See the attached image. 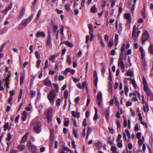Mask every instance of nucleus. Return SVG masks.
<instances>
[{
    "label": "nucleus",
    "mask_w": 153,
    "mask_h": 153,
    "mask_svg": "<svg viewBox=\"0 0 153 153\" xmlns=\"http://www.w3.org/2000/svg\"><path fill=\"white\" fill-rule=\"evenodd\" d=\"M68 92L67 90H65V91L64 93V97L65 99L66 100H65V102H66L67 99L68 98Z\"/></svg>",
    "instance_id": "f704fd0d"
},
{
    "label": "nucleus",
    "mask_w": 153,
    "mask_h": 153,
    "mask_svg": "<svg viewBox=\"0 0 153 153\" xmlns=\"http://www.w3.org/2000/svg\"><path fill=\"white\" fill-rule=\"evenodd\" d=\"M72 78L73 79V81L75 82H79L80 80L79 79L76 78L73 76L72 77Z\"/></svg>",
    "instance_id": "0e129e2a"
},
{
    "label": "nucleus",
    "mask_w": 153,
    "mask_h": 153,
    "mask_svg": "<svg viewBox=\"0 0 153 153\" xmlns=\"http://www.w3.org/2000/svg\"><path fill=\"white\" fill-rule=\"evenodd\" d=\"M33 15L31 14L28 17L23 19L18 26V29L21 30L25 27L27 26V24L29 23L33 18Z\"/></svg>",
    "instance_id": "7ed1b4c3"
},
{
    "label": "nucleus",
    "mask_w": 153,
    "mask_h": 153,
    "mask_svg": "<svg viewBox=\"0 0 153 153\" xmlns=\"http://www.w3.org/2000/svg\"><path fill=\"white\" fill-rule=\"evenodd\" d=\"M123 56H120L119 59V61L118 65L120 66L122 69V72L123 73L125 71V65L123 61Z\"/></svg>",
    "instance_id": "423d86ee"
},
{
    "label": "nucleus",
    "mask_w": 153,
    "mask_h": 153,
    "mask_svg": "<svg viewBox=\"0 0 153 153\" xmlns=\"http://www.w3.org/2000/svg\"><path fill=\"white\" fill-rule=\"evenodd\" d=\"M125 131L126 132V135L128 137V138L129 139H130V135L129 131L128 129H126L125 130Z\"/></svg>",
    "instance_id": "09e8293b"
},
{
    "label": "nucleus",
    "mask_w": 153,
    "mask_h": 153,
    "mask_svg": "<svg viewBox=\"0 0 153 153\" xmlns=\"http://www.w3.org/2000/svg\"><path fill=\"white\" fill-rule=\"evenodd\" d=\"M58 28V26L57 25H54L53 26V32L54 33H55L57 30Z\"/></svg>",
    "instance_id": "a18cd8bd"
},
{
    "label": "nucleus",
    "mask_w": 153,
    "mask_h": 153,
    "mask_svg": "<svg viewBox=\"0 0 153 153\" xmlns=\"http://www.w3.org/2000/svg\"><path fill=\"white\" fill-rule=\"evenodd\" d=\"M36 36L37 38L40 37H44L45 36V34L43 31H39L36 33Z\"/></svg>",
    "instance_id": "4468645a"
},
{
    "label": "nucleus",
    "mask_w": 153,
    "mask_h": 153,
    "mask_svg": "<svg viewBox=\"0 0 153 153\" xmlns=\"http://www.w3.org/2000/svg\"><path fill=\"white\" fill-rule=\"evenodd\" d=\"M119 39V36L118 35L116 34L115 35L114 39L115 41L116 42H117L118 40Z\"/></svg>",
    "instance_id": "680f3d73"
},
{
    "label": "nucleus",
    "mask_w": 153,
    "mask_h": 153,
    "mask_svg": "<svg viewBox=\"0 0 153 153\" xmlns=\"http://www.w3.org/2000/svg\"><path fill=\"white\" fill-rule=\"evenodd\" d=\"M9 126V123L8 122L5 123V124L4 126V131H6L7 130V129L8 128Z\"/></svg>",
    "instance_id": "473e14b6"
},
{
    "label": "nucleus",
    "mask_w": 153,
    "mask_h": 153,
    "mask_svg": "<svg viewBox=\"0 0 153 153\" xmlns=\"http://www.w3.org/2000/svg\"><path fill=\"white\" fill-rule=\"evenodd\" d=\"M70 70V68H68L66 69L64 71V74L65 75H66L67 74V73L68 72H69Z\"/></svg>",
    "instance_id": "338daca9"
},
{
    "label": "nucleus",
    "mask_w": 153,
    "mask_h": 153,
    "mask_svg": "<svg viewBox=\"0 0 153 153\" xmlns=\"http://www.w3.org/2000/svg\"><path fill=\"white\" fill-rule=\"evenodd\" d=\"M114 141V139L111 137H109L107 140V143L111 145V146L114 145L113 143Z\"/></svg>",
    "instance_id": "412c9836"
},
{
    "label": "nucleus",
    "mask_w": 153,
    "mask_h": 153,
    "mask_svg": "<svg viewBox=\"0 0 153 153\" xmlns=\"http://www.w3.org/2000/svg\"><path fill=\"white\" fill-rule=\"evenodd\" d=\"M136 136L137 139H140L141 136V134L140 132H137L136 134Z\"/></svg>",
    "instance_id": "6e6d98bb"
},
{
    "label": "nucleus",
    "mask_w": 153,
    "mask_h": 153,
    "mask_svg": "<svg viewBox=\"0 0 153 153\" xmlns=\"http://www.w3.org/2000/svg\"><path fill=\"white\" fill-rule=\"evenodd\" d=\"M24 77L23 76H22L20 77V84L21 85L22 84L23 82L24 81Z\"/></svg>",
    "instance_id": "4d7b16f0"
},
{
    "label": "nucleus",
    "mask_w": 153,
    "mask_h": 153,
    "mask_svg": "<svg viewBox=\"0 0 153 153\" xmlns=\"http://www.w3.org/2000/svg\"><path fill=\"white\" fill-rule=\"evenodd\" d=\"M114 97L115 99V104L117 105V106L118 107L119 106V102L117 100V99L115 97Z\"/></svg>",
    "instance_id": "603ef678"
},
{
    "label": "nucleus",
    "mask_w": 153,
    "mask_h": 153,
    "mask_svg": "<svg viewBox=\"0 0 153 153\" xmlns=\"http://www.w3.org/2000/svg\"><path fill=\"white\" fill-rule=\"evenodd\" d=\"M125 44H123L121 48V54L120 55V56H123L124 51L125 50Z\"/></svg>",
    "instance_id": "a878e982"
},
{
    "label": "nucleus",
    "mask_w": 153,
    "mask_h": 153,
    "mask_svg": "<svg viewBox=\"0 0 153 153\" xmlns=\"http://www.w3.org/2000/svg\"><path fill=\"white\" fill-rule=\"evenodd\" d=\"M27 146L28 147L29 151H31L33 153H36L37 151L36 147L30 141L27 142Z\"/></svg>",
    "instance_id": "39448f33"
},
{
    "label": "nucleus",
    "mask_w": 153,
    "mask_h": 153,
    "mask_svg": "<svg viewBox=\"0 0 153 153\" xmlns=\"http://www.w3.org/2000/svg\"><path fill=\"white\" fill-rule=\"evenodd\" d=\"M56 97V94L54 89L51 90L47 96L48 100L52 106H53Z\"/></svg>",
    "instance_id": "20e7f679"
},
{
    "label": "nucleus",
    "mask_w": 153,
    "mask_h": 153,
    "mask_svg": "<svg viewBox=\"0 0 153 153\" xmlns=\"http://www.w3.org/2000/svg\"><path fill=\"white\" fill-rule=\"evenodd\" d=\"M11 138V134L10 133H9L7 134V139L8 141H10Z\"/></svg>",
    "instance_id": "864d4df0"
},
{
    "label": "nucleus",
    "mask_w": 153,
    "mask_h": 153,
    "mask_svg": "<svg viewBox=\"0 0 153 153\" xmlns=\"http://www.w3.org/2000/svg\"><path fill=\"white\" fill-rule=\"evenodd\" d=\"M36 56V58L38 59L40 57V55L39 52L38 51H36L35 52Z\"/></svg>",
    "instance_id": "8fccbe9b"
},
{
    "label": "nucleus",
    "mask_w": 153,
    "mask_h": 153,
    "mask_svg": "<svg viewBox=\"0 0 153 153\" xmlns=\"http://www.w3.org/2000/svg\"><path fill=\"white\" fill-rule=\"evenodd\" d=\"M61 101V100L60 99L58 98L57 99V100L56 101V103L57 105L58 106H59L60 105Z\"/></svg>",
    "instance_id": "3c124183"
},
{
    "label": "nucleus",
    "mask_w": 153,
    "mask_h": 153,
    "mask_svg": "<svg viewBox=\"0 0 153 153\" xmlns=\"http://www.w3.org/2000/svg\"><path fill=\"white\" fill-rule=\"evenodd\" d=\"M124 91L125 93H126L127 94L128 92V87L126 86H125L124 87Z\"/></svg>",
    "instance_id": "13d9d810"
},
{
    "label": "nucleus",
    "mask_w": 153,
    "mask_h": 153,
    "mask_svg": "<svg viewBox=\"0 0 153 153\" xmlns=\"http://www.w3.org/2000/svg\"><path fill=\"white\" fill-rule=\"evenodd\" d=\"M140 50L141 52V58L142 59H143L144 57L145 53L142 47H140Z\"/></svg>",
    "instance_id": "5701e85b"
},
{
    "label": "nucleus",
    "mask_w": 153,
    "mask_h": 153,
    "mask_svg": "<svg viewBox=\"0 0 153 153\" xmlns=\"http://www.w3.org/2000/svg\"><path fill=\"white\" fill-rule=\"evenodd\" d=\"M108 130L111 133L113 134L114 132L115 131L114 130V129L113 128H111V127L108 128Z\"/></svg>",
    "instance_id": "69168bd1"
},
{
    "label": "nucleus",
    "mask_w": 153,
    "mask_h": 153,
    "mask_svg": "<svg viewBox=\"0 0 153 153\" xmlns=\"http://www.w3.org/2000/svg\"><path fill=\"white\" fill-rule=\"evenodd\" d=\"M46 44L47 45L51 47L52 44L51 40V35L50 34H49L48 35Z\"/></svg>",
    "instance_id": "a211bd4d"
},
{
    "label": "nucleus",
    "mask_w": 153,
    "mask_h": 153,
    "mask_svg": "<svg viewBox=\"0 0 153 153\" xmlns=\"http://www.w3.org/2000/svg\"><path fill=\"white\" fill-rule=\"evenodd\" d=\"M149 50L150 52L153 54V45H150L149 48Z\"/></svg>",
    "instance_id": "e433bc0d"
},
{
    "label": "nucleus",
    "mask_w": 153,
    "mask_h": 153,
    "mask_svg": "<svg viewBox=\"0 0 153 153\" xmlns=\"http://www.w3.org/2000/svg\"><path fill=\"white\" fill-rule=\"evenodd\" d=\"M22 89H21L20 90V91H21V92L20 93L19 96H18V101H19L21 99V98H22Z\"/></svg>",
    "instance_id": "bf43d9fd"
},
{
    "label": "nucleus",
    "mask_w": 153,
    "mask_h": 153,
    "mask_svg": "<svg viewBox=\"0 0 153 153\" xmlns=\"http://www.w3.org/2000/svg\"><path fill=\"white\" fill-rule=\"evenodd\" d=\"M6 43H3L1 46L0 47V51L1 52L3 51L4 48L6 45Z\"/></svg>",
    "instance_id": "c03bdc74"
},
{
    "label": "nucleus",
    "mask_w": 153,
    "mask_h": 153,
    "mask_svg": "<svg viewBox=\"0 0 153 153\" xmlns=\"http://www.w3.org/2000/svg\"><path fill=\"white\" fill-rule=\"evenodd\" d=\"M25 8L23 7L20 11L19 13V16L18 18V20H19L22 19L23 16L25 14Z\"/></svg>",
    "instance_id": "9b49d317"
},
{
    "label": "nucleus",
    "mask_w": 153,
    "mask_h": 153,
    "mask_svg": "<svg viewBox=\"0 0 153 153\" xmlns=\"http://www.w3.org/2000/svg\"><path fill=\"white\" fill-rule=\"evenodd\" d=\"M53 84L54 88H55L56 89V92L57 93H58V92L59 89V88L58 87V85L57 84H55V83H53Z\"/></svg>",
    "instance_id": "7c9ffc66"
},
{
    "label": "nucleus",
    "mask_w": 153,
    "mask_h": 153,
    "mask_svg": "<svg viewBox=\"0 0 153 153\" xmlns=\"http://www.w3.org/2000/svg\"><path fill=\"white\" fill-rule=\"evenodd\" d=\"M136 26L135 25H134L133 27V31L132 33V36H134V34L136 32Z\"/></svg>",
    "instance_id": "ea45409f"
},
{
    "label": "nucleus",
    "mask_w": 153,
    "mask_h": 153,
    "mask_svg": "<svg viewBox=\"0 0 153 153\" xmlns=\"http://www.w3.org/2000/svg\"><path fill=\"white\" fill-rule=\"evenodd\" d=\"M71 59L69 55H68L67 56V59L66 62L68 64H71Z\"/></svg>",
    "instance_id": "c85d7f7f"
},
{
    "label": "nucleus",
    "mask_w": 153,
    "mask_h": 153,
    "mask_svg": "<svg viewBox=\"0 0 153 153\" xmlns=\"http://www.w3.org/2000/svg\"><path fill=\"white\" fill-rule=\"evenodd\" d=\"M41 13V10L40 9L39 10V11H38V14L37 15V17H36V20H37L39 19V17H40V16Z\"/></svg>",
    "instance_id": "49530a36"
},
{
    "label": "nucleus",
    "mask_w": 153,
    "mask_h": 153,
    "mask_svg": "<svg viewBox=\"0 0 153 153\" xmlns=\"http://www.w3.org/2000/svg\"><path fill=\"white\" fill-rule=\"evenodd\" d=\"M64 44L70 47H72L73 46V44L68 41L64 42Z\"/></svg>",
    "instance_id": "72a5a7b5"
},
{
    "label": "nucleus",
    "mask_w": 153,
    "mask_h": 153,
    "mask_svg": "<svg viewBox=\"0 0 153 153\" xmlns=\"http://www.w3.org/2000/svg\"><path fill=\"white\" fill-rule=\"evenodd\" d=\"M131 83L134 88L136 87L137 85L134 79H132L131 81Z\"/></svg>",
    "instance_id": "de8ad7c7"
},
{
    "label": "nucleus",
    "mask_w": 153,
    "mask_h": 153,
    "mask_svg": "<svg viewBox=\"0 0 153 153\" xmlns=\"http://www.w3.org/2000/svg\"><path fill=\"white\" fill-rule=\"evenodd\" d=\"M94 80L95 85V86L97 87V83L98 82V77L97 71H94Z\"/></svg>",
    "instance_id": "2eb2a0df"
},
{
    "label": "nucleus",
    "mask_w": 153,
    "mask_h": 153,
    "mask_svg": "<svg viewBox=\"0 0 153 153\" xmlns=\"http://www.w3.org/2000/svg\"><path fill=\"white\" fill-rule=\"evenodd\" d=\"M41 62V60L40 59H38L36 63V67L37 68H39Z\"/></svg>",
    "instance_id": "37998d69"
},
{
    "label": "nucleus",
    "mask_w": 153,
    "mask_h": 153,
    "mask_svg": "<svg viewBox=\"0 0 153 153\" xmlns=\"http://www.w3.org/2000/svg\"><path fill=\"white\" fill-rule=\"evenodd\" d=\"M91 11L92 13H97V10L96 7L95 5L91 7Z\"/></svg>",
    "instance_id": "c756f323"
},
{
    "label": "nucleus",
    "mask_w": 153,
    "mask_h": 153,
    "mask_svg": "<svg viewBox=\"0 0 153 153\" xmlns=\"http://www.w3.org/2000/svg\"><path fill=\"white\" fill-rule=\"evenodd\" d=\"M27 112L25 111H23L22 113V120L24 121L25 120L26 117H27Z\"/></svg>",
    "instance_id": "bb28decb"
},
{
    "label": "nucleus",
    "mask_w": 153,
    "mask_h": 153,
    "mask_svg": "<svg viewBox=\"0 0 153 153\" xmlns=\"http://www.w3.org/2000/svg\"><path fill=\"white\" fill-rule=\"evenodd\" d=\"M92 130V128L91 127H90L89 126H88L87 132V135L86 138L87 139L88 138L89 136L91 133Z\"/></svg>",
    "instance_id": "393cba45"
},
{
    "label": "nucleus",
    "mask_w": 153,
    "mask_h": 153,
    "mask_svg": "<svg viewBox=\"0 0 153 153\" xmlns=\"http://www.w3.org/2000/svg\"><path fill=\"white\" fill-rule=\"evenodd\" d=\"M94 30H90L89 32V34L90 35V37L89 38V35H87L86 36L85 39L86 40L85 41V43L87 44L88 42V40L89 39L90 41L91 42L93 40L94 37V36L93 34Z\"/></svg>",
    "instance_id": "0eeeda50"
},
{
    "label": "nucleus",
    "mask_w": 153,
    "mask_h": 153,
    "mask_svg": "<svg viewBox=\"0 0 153 153\" xmlns=\"http://www.w3.org/2000/svg\"><path fill=\"white\" fill-rule=\"evenodd\" d=\"M36 94V92L35 91H31L30 92V96L31 98H33L35 96Z\"/></svg>",
    "instance_id": "a19ab883"
},
{
    "label": "nucleus",
    "mask_w": 153,
    "mask_h": 153,
    "mask_svg": "<svg viewBox=\"0 0 153 153\" xmlns=\"http://www.w3.org/2000/svg\"><path fill=\"white\" fill-rule=\"evenodd\" d=\"M72 145L73 147L75 149H76V146L75 144V142L74 141H73L71 142Z\"/></svg>",
    "instance_id": "774afa93"
},
{
    "label": "nucleus",
    "mask_w": 153,
    "mask_h": 153,
    "mask_svg": "<svg viewBox=\"0 0 153 153\" xmlns=\"http://www.w3.org/2000/svg\"><path fill=\"white\" fill-rule=\"evenodd\" d=\"M69 123V120L68 119H66L65 120L64 122V125L65 126H68Z\"/></svg>",
    "instance_id": "c9c22d12"
},
{
    "label": "nucleus",
    "mask_w": 153,
    "mask_h": 153,
    "mask_svg": "<svg viewBox=\"0 0 153 153\" xmlns=\"http://www.w3.org/2000/svg\"><path fill=\"white\" fill-rule=\"evenodd\" d=\"M133 73V69L128 70L126 73V74L128 76H131Z\"/></svg>",
    "instance_id": "4be33fe9"
},
{
    "label": "nucleus",
    "mask_w": 153,
    "mask_h": 153,
    "mask_svg": "<svg viewBox=\"0 0 153 153\" xmlns=\"http://www.w3.org/2000/svg\"><path fill=\"white\" fill-rule=\"evenodd\" d=\"M149 36L148 31L145 30L142 35V43L143 44L146 41H147L149 38Z\"/></svg>",
    "instance_id": "1a4fd4ad"
},
{
    "label": "nucleus",
    "mask_w": 153,
    "mask_h": 153,
    "mask_svg": "<svg viewBox=\"0 0 153 153\" xmlns=\"http://www.w3.org/2000/svg\"><path fill=\"white\" fill-rule=\"evenodd\" d=\"M117 146L118 147L121 148L123 146V143L122 140H121L120 141L117 142Z\"/></svg>",
    "instance_id": "4c0bfd02"
},
{
    "label": "nucleus",
    "mask_w": 153,
    "mask_h": 153,
    "mask_svg": "<svg viewBox=\"0 0 153 153\" xmlns=\"http://www.w3.org/2000/svg\"><path fill=\"white\" fill-rule=\"evenodd\" d=\"M12 7V4H9L8 6L5 8V10L3 11L4 13H6L7 12L11 9Z\"/></svg>",
    "instance_id": "b1692460"
},
{
    "label": "nucleus",
    "mask_w": 153,
    "mask_h": 153,
    "mask_svg": "<svg viewBox=\"0 0 153 153\" xmlns=\"http://www.w3.org/2000/svg\"><path fill=\"white\" fill-rule=\"evenodd\" d=\"M124 17L125 19L127 20V24L130 23L131 21V15L129 13H125L124 15Z\"/></svg>",
    "instance_id": "f8f14e48"
},
{
    "label": "nucleus",
    "mask_w": 153,
    "mask_h": 153,
    "mask_svg": "<svg viewBox=\"0 0 153 153\" xmlns=\"http://www.w3.org/2000/svg\"><path fill=\"white\" fill-rule=\"evenodd\" d=\"M86 88V89L87 90L86 82L85 81H84L82 83V88Z\"/></svg>",
    "instance_id": "79ce46f5"
},
{
    "label": "nucleus",
    "mask_w": 153,
    "mask_h": 153,
    "mask_svg": "<svg viewBox=\"0 0 153 153\" xmlns=\"http://www.w3.org/2000/svg\"><path fill=\"white\" fill-rule=\"evenodd\" d=\"M44 84L49 86H52V84L51 80L48 77H47L44 80Z\"/></svg>",
    "instance_id": "ddd939ff"
},
{
    "label": "nucleus",
    "mask_w": 153,
    "mask_h": 153,
    "mask_svg": "<svg viewBox=\"0 0 153 153\" xmlns=\"http://www.w3.org/2000/svg\"><path fill=\"white\" fill-rule=\"evenodd\" d=\"M26 148L24 144L22 143H20L17 147L19 151H22L24 150Z\"/></svg>",
    "instance_id": "f3484780"
},
{
    "label": "nucleus",
    "mask_w": 153,
    "mask_h": 153,
    "mask_svg": "<svg viewBox=\"0 0 153 153\" xmlns=\"http://www.w3.org/2000/svg\"><path fill=\"white\" fill-rule=\"evenodd\" d=\"M95 145L98 149L101 148L102 145V143L100 141L95 142Z\"/></svg>",
    "instance_id": "cd10ccee"
},
{
    "label": "nucleus",
    "mask_w": 153,
    "mask_h": 153,
    "mask_svg": "<svg viewBox=\"0 0 153 153\" xmlns=\"http://www.w3.org/2000/svg\"><path fill=\"white\" fill-rule=\"evenodd\" d=\"M143 104V110L145 112H148L149 111V107L147 102H144Z\"/></svg>",
    "instance_id": "6ab92c4d"
},
{
    "label": "nucleus",
    "mask_w": 153,
    "mask_h": 153,
    "mask_svg": "<svg viewBox=\"0 0 153 153\" xmlns=\"http://www.w3.org/2000/svg\"><path fill=\"white\" fill-rule=\"evenodd\" d=\"M121 135L120 134H119L117 136V137L116 139L117 141L118 142L120 141V140L121 139Z\"/></svg>",
    "instance_id": "e2e57ef3"
},
{
    "label": "nucleus",
    "mask_w": 153,
    "mask_h": 153,
    "mask_svg": "<svg viewBox=\"0 0 153 153\" xmlns=\"http://www.w3.org/2000/svg\"><path fill=\"white\" fill-rule=\"evenodd\" d=\"M28 135L29 132H28L24 135V136L22 137V139L20 141V143H25L26 141L27 140V137Z\"/></svg>",
    "instance_id": "aec40b11"
},
{
    "label": "nucleus",
    "mask_w": 153,
    "mask_h": 153,
    "mask_svg": "<svg viewBox=\"0 0 153 153\" xmlns=\"http://www.w3.org/2000/svg\"><path fill=\"white\" fill-rule=\"evenodd\" d=\"M98 117L97 115V113H95L93 117L94 120L95 121L97 119H98Z\"/></svg>",
    "instance_id": "052dcab7"
},
{
    "label": "nucleus",
    "mask_w": 153,
    "mask_h": 153,
    "mask_svg": "<svg viewBox=\"0 0 153 153\" xmlns=\"http://www.w3.org/2000/svg\"><path fill=\"white\" fill-rule=\"evenodd\" d=\"M73 134L74 135V137L76 138H77L78 137V136L77 135V131L74 129L73 130Z\"/></svg>",
    "instance_id": "5fc2aeb1"
},
{
    "label": "nucleus",
    "mask_w": 153,
    "mask_h": 153,
    "mask_svg": "<svg viewBox=\"0 0 153 153\" xmlns=\"http://www.w3.org/2000/svg\"><path fill=\"white\" fill-rule=\"evenodd\" d=\"M111 150L112 153H120L117 147L114 145L111 146Z\"/></svg>",
    "instance_id": "dca6fc26"
},
{
    "label": "nucleus",
    "mask_w": 153,
    "mask_h": 153,
    "mask_svg": "<svg viewBox=\"0 0 153 153\" xmlns=\"http://www.w3.org/2000/svg\"><path fill=\"white\" fill-rule=\"evenodd\" d=\"M53 111V109L52 108H50L47 110V112L46 114V117L47 119V121L48 122H50L52 120V116Z\"/></svg>",
    "instance_id": "6e6552de"
},
{
    "label": "nucleus",
    "mask_w": 153,
    "mask_h": 153,
    "mask_svg": "<svg viewBox=\"0 0 153 153\" xmlns=\"http://www.w3.org/2000/svg\"><path fill=\"white\" fill-rule=\"evenodd\" d=\"M70 5L69 3H67L64 6L66 10L67 11H68L70 10Z\"/></svg>",
    "instance_id": "58836bf2"
},
{
    "label": "nucleus",
    "mask_w": 153,
    "mask_h": 153,
    "mask_svg": "<svg viewBox=\"0 0 153 153\" xmlns=\"http://www.w3.org/2000/svg\"><path fill=\"white\" fill-rule=\"evenodd\" d=\"M31 125L33 128V131L37 134H39L42 130V125L40 122L36 119L33 120Z\"/></svg>",
    "instance_id": "f03ea898"
},
{
    "label": "nucleus",
    "mask_w": 153,
    "mask_h": 153,
    "mask_svg": "<svg viewBox=\"0 0 153 153\" xmlns=\"http://www.w3.org/2000/svg\"><path fill=\"white\" fill-rule=\"evenodd\" d=\"M102 94L101 92H99L97 96V101L98 104L100 106L102 105Z\"/></svg>",
    "instance_id": "9d476101"
},
{
    "label": "nucleus",
    "mask_w": 153,
    "mask_h": 153,
    "mask_svg": "<svg viewBox=\"0 0 153 153\" xmlns=\"http://www.w3.org/2000/svg\"><path fill=\"white\" fill-rule=\"evenodd\" d=\"M109 111L108 110H107L105 111V115L106 119H109Z\"/></svg>",
    "instance_id": "2f4dec72"
},
{
    "label": "nucleus",
    "mask_w": 153,
    "mask_h": 153,
    "mask_svg": "<svg viewBox=\"0 0 153 153\" xmlns=\"http://www.w3.org/2000/svg\"><path fill=\"white\" fill-rule=\"evenodd\" d=\"M143 83L144 85L143 89L147 96V100L150 101L153 100V93L151 91L146 81L145 77L143 76Z\"/></svg>",
    "instance_id": "f257e3e1"
}]
</instances>
